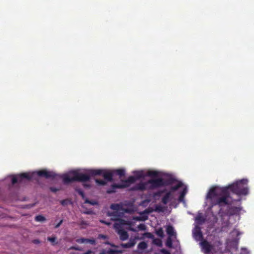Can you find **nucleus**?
Here are the masks:
<instances>
[{"label": "nucleus", "mask_w": 254, "mask_h": 254, "mask_svg": "<svg viewBox=\"0 0 254 254\" xmlns=\"http://www.w3.org/2000/svg\"><path fill=\"white\" fill-rule=\"evenodd\" d=\"M107 253L108 254H119L120 252L117 250L110 249Z\"/></svg>", "instance_id": "obj_36"}, {"label": "nucleus", "mask_w": 254, "mask_h": 254, "mask_svg": "<svg viewBox=\"0 0 254 254\" xmlns=\"http://www.w3.org/2000/svg\"><path fill=\"white\" fill-rule=\"evenodd\" d=\"M165 195L162 198L161 202L164 204H167L168 202L171 199L172 193L171 191H166Z\"/></svg>", "instance_id": "obj_14"}, {"label": "nucleus", "mask_w": 254, "mask_h": 254, "mask_svg": "<svg viewBox=\"0 0 254 254\" xmlns=\"http://www.w3.org/2000/svg\"><path fill=\"white\" fill-rule=\"evenodd\" d=\"M50 190L51 191L53 192H57V191L59 190V189L56 188H54V187H51L50 188Z\"/></svg>", "instance_id": "obj_46"}, {"label": "nucleus", "mask_w": 254, "mask_h": 254, "mask_svg": "<svg viewBox=\"0 0 254 254\" xmlns=\"http://www.w3.org/2000/svg\"><path fill=\"white\" fill-rule=\"evenodd\" d=\"M193 237L195 240L198 241L203 239V235L200 228L199 227H196L195 231L193 232Z\"/></svg>", "instance_id": "obj_11"}, {"label": "nucleus", "mask_w": 254, "mask_h": 254, "mask_svg": "<svg viewBox=\"0 0 254 254\" xmlns=\"http://www.w3.org/2000/svg\"><path fill=\"white\" fill-rule=\"evenodd\" d=\"M100 254H104V253H101Z\"/></svg>", "instance_id": "obj_53"}, {"label": "nucleus", "mask_w": 254, "mask_h": 254, "mask_svg": "<svg viewBox=\"0 0 254 254\" xmlns=\"http://www.w3.org/2000/svg\"><path fill=\"white\" fill-rule=\"evenodd\" d=\"M153 242L157 246H160L161 245V241L159 239H155L153 240Z\"/></svg>", "instance_id": "obj_40"}, {"label": "nucleus", "mask_w": 254, "mask_h": 254, "mask_svg": "<svg viewBox=\"0 0 254 254\" xmlns=\"http://www.w3.org/2000/svg\"><path fill=\"white\" fill-rule=\"evenodd\" d=\"M154 211L156 212H163V208L162 206L160 205H156L155 206V209Z\"/></svg>", "instance_id": "obj_33"}, {"label": "nucleus", "mask_w": 254, "mask_h": 254, "mask_svg": "<svg viewBox=\"0 0 254 254\" xmlns=\"http://www.w3.org/2000/svg\"><path fill=\"white\" fill-rule=\"evenodd\" d=\"M166 245L169 248L172 247V241L171 237H169L166 241Z\"/></svg>", "instance_id": "obj_32"}, {"label": "nucleus", "mask_w": 254, "mask_h": 254, "mask_svg": "<svg viewBox=\"0 0 254 254\" xmlns=\"http://www.w3.org/2000/svg\"><path fill=\"white\" fill-rule=\"evenodd\" d=\"M103 171L104 170L102 169H91L89 170L88 175L73 171L69 173V175L64 174L61 177L64 184H68L75 181L85 182L90 180V176L102 175Z\"/></svg>", "instance_id": "obj_2"}, {"label": "nucleus", "mask_w": 254, "mask_h": 254, "mask_svg": "<svg viewBox=\"0 0 254 254\" xmlns=\"http://www.w3.org/2000/svg\"><path fill=\"white\" fill-rule=\"evenodd\" d=\"M146 189V184L140 183L136 187V190H144Z\"/></svg>", "instance_id": "obj_27"}, {"label": "nucleus", "mask_w": 254, "mask_h": 254, "mask_svg": "<svg viewBox=\"0 0 254 254\" xmlns=\"http://www.w3.org/2000/svg\"><path fill=\"white\" fill-rule=\"evenodd\" d=\"M70 202V200L68 199H63L61 200L60 203L63 206H66Z\"/></svg>", "instance_id": "obj_34"}, {"label": "nucleus", "mask_w": 254, "mask_h": 254, "mask_svg": "<svg viewBox=\"0 0 254 254\" xmlns=\"http://www.w3.org/2000/svg\"><path fill=\"white\" fill-rule=\"evenodd\" d=\"M24 179L30 180L31 179V176L26 173L20 174L17 176H13L11 179V183L12 185H14L17 182L21 183Z\"/></svg>", "instance_id": "obj_7"}, {"label": "nucleus", "mask_w": 254, "mask_h": 254, "mask_svg": "<svg viewBox=\"0 0 254 254\" xmlns=\"http://www.w3.org/2000/svg\"><path fill=\"white\" fill-rule=\"evenodd\" d=\"M63 219L61 220L57 224H56L55 225V228H58L61 226V225L63 223Z\"/></svg>", "instance_id": "obj_44"}, {"label": "nucleus", "mask_w": 254, "mask_h": 254, "mask_svg": "<svg viewBox=\"0 0 254 254\" xmlns=\"http://www.w3.org/2000/svg\"><path fill=\"white\" fill-rule=\"evenodd\" d=\"M139 230L144 231L146 229V226L144 224H140L137 226Z\"/></svg>", "instance_id": "obj_35"}, {"label": "nucleus", "mask_w": 254, "mask_h": 254, "mask_svg": "<svg viewBox=\"0 0 254 254\" xmlns=\"http://www.w3.org/2000/svg\"><path fill=\"white\" fill-rule=\"evenodd\" d=\"M145 235L148 238H152L153 237V235L149 232L145 233Z\"/></svg>", "instance_id": "obj_43"}, {"label": "nucleus", "mask_w": 254, "mask_h": 254, "mask_svg": "<svg viewBox=\"0 0 254 254\" xmlns=\"http://www.w3.org/2000/svg\"><path fill=\"white\" fill-rule=\"evenodd\" d=\"M147 175L150 177H157L158 175V173L155 171H150L147 172Z\"/></svg>", "instance_id": "obj_30"}, {"label": "nucleus", "mask_w": 254, "mask_h": 254, "mask_svg": "<svg viewBox=\"0 0 254 254\" xmlns=\"http://www.w3.org/2000/svg\"><path fill=\"white\" fill-rule=\"evenodd\" d=\"M161 252L163 254H170V252L168 251H167V250H166L165 249H162Z\"/></svg>", "instance_id": "obj_48"}, {"label": "nucleus", "mask_w": 254, "mask_h": 254, "mask_svg": "<svg viewBox=\"0 0 254 254\" xmlns=\"http://www.w3.org/2000/svg\"><path fill=\"white\" fill-rule=\"evenodd\" d=\"M117 230H118V234L120 235V238L121 240L125 241L128 239V233L124 229H119Z\"/></svg>", "instance_id": "obj_13"}, {"label": "nucleus", "mask_w": 254, "mask_h": 254, "mask_svg": "<svg viewBox=\"0 0 254 254\" xmlns=\"http://www.w3.org/2000/svg\"><path fill=\"white\" fill-rule=\"evenodd\" d=\"M32 242L34 244H39L40 243V241L38 239H34L32 241Z\"/></svg>", "instance_id": "obj_47"}, {"label": "nucleus", "mask_w": 254, "mask_h": 254, "mask_svg": "<svg viewBox=\"0 0 254 254\" xmlns=\"http://www.w3.org/2000/svg\"><path fill=\"white\" fill-rule=\"evenodd\" d=\"M249 251L245 248H242L240 254H249Z\"/></svg>", "instance_id": "obj_39"}, {"label": "nucleus", "mask_w": 254, "mask_h": 254, "mask_svg": "<svg viewBox=\"0 0 254 254\" xmlns=\"http://www.w3.org/2000/svg\"><path fill=\"white\" fill-rule=\"evenodd\" d=\"M102 176L106 181L109 182L113 181V174L112 172H107L104 170Z\"/></svg>", "instance_id": "obj_16"}, {"label": "nucleus", "mask_w": 254, "mask_h": 254, "mask_svg": "<svg viewBox=\"0 0 254 254\" xmlns=\"http://www.w3.org/2000/svg\"><path fill=\"white\" fill-rule=\"evenodd\" d=\"M88 243L95 245H96V241L94 239H88Z\"/></svg>", "instance_id": "obj_38"}, {"label": "nucleus", "mask_w": 254, "mask_h": 254, "mask_svg": "<svg viewBox=\"0 0 254 254\" xmlns=\"http://www.w3.org/2000/svg\"><path fill=\"white\" fill-rule=\"evenodd\" d=\"M111 209L114 210H116V211L112 212L109 214V215L113 217H120L121 215L119 214V212L118 211L119 210H124L125 212H128L127 209H124L123 208V205L121 204L118 203H113L110 206Z\"/></svg>", "instance_id": "obj_5"}, {"label": "nucleus", "mask_w": 254, "mask_h": 254, "mask_svg": "<svg viewBox=\"0 0 254 254\" xmlns=\"http://www.w3.org/2000/svg\"><path fill=\"white\" fill-rule=\"evenodd\" d=\"M85 203H89V204H90L91 205H95L97 203V202L95 201H92V200H90L88 199H85Z\"/></svg>", "instance_id": "obj_37"}, {"label": "nucleus", "mask_w": 254, "mask_h": 254, "mask_svg": "<svg viewBox=\"0 0 254 254\" xmlns=\"http://www.w3.org/2000/svg\"><path fill=\"white\" fill-rule=\"evenodd\" d=\"M146 184L150 185V189H154L163 186V179L157 178L149 180Z\"/></svg>", "instance_id": "obj_6"}, {"label": "nucleus", "mask_w": 254, "mask_h": 254, "mask_svg": "<svg viewBox=\"0 0 254 254\" xmlns=\"http://www.w3.org/2000/svg\"><path fill=\"white\" fill-rule=\"evenodd\" d=\"M200 245L204 253L205 254L210 253L213 248L212 246L205 240H203L201 242Z\"/></svg>", "instance_id": "obj_9"}, {"label": "nucleus", "mask_w": 254, "mask_h": 254, "mask_svg": "<svg viewBox=\"0 0 254 254\" xmlns=\"http://www.w3.org/2000/svg\"><path fill=\"white\" fill-rule=\"evenodd\" d=\"M85 187H89L90 186L89 185H84Z\"/></svg>", "instance_id": "obj_51"}, {"label": "nucleus", "mask_w": 254, "mask_h": 254, "mask_svg": "<svg viewBox=\"0 0 254 254\" xmlns=\"http://www.w3.org/2000/svg\"><path fill=\"white\" fill-rule=\"evenodd\" d=\"M115 220L117 221L118 222L115 223L114 224V228L116 229H123L122 226L127 224V222L125 220L119 218V217H115Z\"/></svg>", "instance_id": "obj_10"}, {"label": "nucleus", "mask_w": 254, "mask_h": 254, "mask_svg": "<svg viewBox=\"0 0 254 254\" xmlns=\"http://www.w3.org/2000/svg\"><path fill=\"white\" fill-rule=\"evenodd\" d=\"M183 186V183L181 182H179L178 183L174 186H172L170 188V190L169 191H171V192L173 191H175L178 190L180 188L182 187Z\"/></svg>", "instance_id": "obj_20"}, {"label": "nucleus", "mask_w": 254, "mask_h": 254, "mask_svg": "<svg viewBox=\"0 0 254 254\" xmlns=\"http://www.w3.org/2000/svg\"><path fill=\"white\" fill-rule=\"evenodd\" d=\"M47 240L49 241L53 246H55L58 244L57 238L55 236L48 237Z\"/></svg>", "instance_id": "obj_19"}, {"label": "nucleus", "mask_w": 254, "mask_h": 254, "mask_svg": "<svg viewBox=\"0 0 254 254\" xmlns=\"http://www.w3.org/2000/svg\"><path fill=\"white\" fill-rule=\"evenodd\" d=\"M223 206L220 207V209L218 211V214L219 217L222 218L224 216H233V215H239L241 210V208L240 207L237 206H228L226 211H224L222 207Z\"/></svg>", "instance_id": "obj_4"}, {"label": "nucleus", "mask_w": 254, "mask_h": 254, "mask_svg": "<svg viewBox=\"0 0 254 254\" xmlns=\"http://www.w3.org/2000/svg\"><path fill=\"white\" fill-rule=\"evenodd\" d=\"M167 191L166 189H163L162 190H159L156 192H155L153 194V196L155 198L159 197L162 194L165 193Z\"/></svg>", "instance_id": "obj_21"}, {"label": "nucleus", "mask_w": 254, "mask_h": 254, "mask_svg": "<svg viewBox=\"0 0 254 254\" xmlns=\"http://www.w3.org/2000/svg\"><path fill=\"white\" fill-rule=\"evenodd\" d=\"M136 244V240L135 239H130L127 243H123L121 246L124 248H130L132 247Z\"/></svg>", "instance_id": "obj_15"}, {"label": "nucleus", "mask_w": 254, "mask_h": 254, "mask_svg": "<svg viewBox=\"0 0 254 254\" xmlns=\"http://www.w3.org/2000/svg\"><path fill=\"white\" fill-rule=\"evenodd\" d=\"M77 191L78 192V194L83 198H84L85 197V194L84 193V192L81 190H77Z\"/></svg>", "instance_id": "obj_41"}, {"label": "nucleus", "mask_w": 254, "mask_h": 254, "mask_svg": "<svg viewBox=\"0 0 254 254\" xmlns=\"http://www.w3.org/2000/svg\"><path fill=\"white\" fill-rule=\"evenodd\" d=\"M100 222H101L102 223H103V224H105L108 226H109L111 225V222H107L105 220H100Z\"/></svg>", "instance_id": "obj_45"}, {"label": "nucleus", "mask_w": 254, "mask_h": 254, "mask_svg": "<svg viewBox=\"0 0 254 254\" xmlns=\"http://www.w3.org/2000/svg\"><path fill=\"white\" fill-rule=\"evenodd\" d=\"M37 175L40 177H43L46 179H54L58 175L52 171H47L46 170H42L36 172Z\"/></svg>", "instance_id": "obj_8"}, {"label": "nucleus", "mask_w": 254, "mask_h": 254, "mask_svg": "<svg viewBox=\"0 0 254 254\" xmlns=\"http://www.w3.org/2000/svg\"><path fill=\"white\" fill-rule=\"evenodd\" d=\"M139 250H144L147 248V245L145 242H140L137 246Z\"/></svg>", "instance_id": "obj_22"}, {"label": "nucleus", "mask_w": 254, "mask_h": 254, "mask_svg": "<svg viewBox=\"0 0 254 254\" xmlns=\"http://www.w3.org/2000/svg\"><path fill=\"white\" fill-rule=\"evenodd\" d=\"M177 182H178L177 180L172 176H169L166 179H163V186H170Z\"/></svg>", "instance_id": "obj_12"}, {"label": "nucleus", "mask_w": 254, "mask_h": 254, "mask_svg": "<svg viewBox=\"0 0 254 254\" xmlns=\"http://www.w3.org/2000/svg\"><path fill=\"white\" fill-rule=\"evenodd\" d=\"M153 211V210L152 208H148L144 211V212L146 213H149L150 212H152Z\"/></svg>", "instance_id": "obj_49"}, {"label": "nucleus", "mask_w": 254, "mask_h": 254, "mask_svg": "<svg viewBox=\"0 0 254 254\" xmlns=\"http://www.w3.org/2000/svg\"><path fill=\"white\" fill-rule=\"evenodd\" d=\"M115 173H116L117 175L120 176V177H122L125 175V171L124 169H120L115 171Z\"/></svg>", "instance_id": "obj_25"}, {"label": "nucleus", "mask_w": 254, "mask_h": 254, "mask_svg": "<svg viewBox=\"0 0 254 254\" xmlns=\"http://www.w3.org/2000/svg\"><path fill=\"white\" fill-rule=\"evenodd\" d=\"M248 180L243 179L225 187L215 186L211 188L208 192L206 198L209 199L211 207L218 205L220 207L230 205L233 201L231 198L229 190L238 195L248 194L249 189L247 185Z\"/></svg>", "instance_id": "obj_1"}, {"label": "nucleus", "mask_w": 254, "mask_h": 254, "mask_svg": "<svg viewBox=\"0 0 254 254\" xmlns=\"http://www.w3.org/2000/svg\"><path fill=\"white\" fill-rule=\"evenodd\" d=\"M35 220L37 222H43L46 220V218L43 215H39L35 217Z\"/></svg>", "instance_id": "obj_26"}, {"label": "nucleus", "mask_w": 254, "mask_h": 254, "mask_svg": "<svg viewBox=\"0 0 254 254\" xmlns=\"http://www.w3.org/2000/svg\"><path fill=\"white\" fill-rule=\"evenodd\" d=\"M166 232L170 237L176 235V233L175 232L173 227L171 225L167 226L166 228Z\"/></svg>", "instance_id": "obj_17"}, {"label": "nucleus", "mask_w": 254, "mask_h": 254, "mask_svg": "<svg viewBox=\"0 0 254 254\" xmlns=\"http://www.w3.org/2000/svg\"><path fill=\"white\" fill-rule=\"evenodd\" d=\"M95 182L98 185L100 186H105L107 184V182L106 181L101 179H97L95 180Z\"/></svg>", "instance_id": "obj_29"}, {"label": "nucleus", "mask_w": 254, "mask_h": 254, "mask_svg": "<svg viewBox=\"0 0 254 254\" xmlns=\"http://www.w3.org/2000/svg\"><path fill=\"white\" fill-rule=\"evenodd\" d=\"M186 193H187V189L185 188V189H184V190H183V191L181 192V193L180 194V196H179V199H178L179 201L182 202V201H184V198L185 195H186Z\"/></svg>", "instance_id": "obj_23"}, {"label": "nucleus", "mask_w": 254, "mask_h": 254, "mask_svg": "<svg viewBox=\"0 0 254 254\" xmlns=\"http://www.w3.org/2000/svg\"><path fill=\"white\" fill-rule=\"evenodd\" d=\"M135 177L136 180L140 179L144 177V175L142 171H136L134 172Z\"/></svg>", "instance_id": "obj_24"}, {"label": "nucleus", "mask_w": 254, "mask_h": 254, "mask_svg": "<svg viewBox=\"0 0 254 254\" xmlns=\"http://www.w3.org/2000/svg\"><path fill=\"white\" fill-rule=\"evenodd\" d=\"M195 220L197 224L201 225L205 222V218L201 213H199L195 217Z\"/></svg>", "instance_id": "obj_18"}, {"label": "nucleus", "mask_w": 254, "mask_h": 254, "mask_svg": "<svg viewBox=\"0 0 254 254\" xmlns=\"http://www.w3.org/2000/svg\"><path fill=\"white\" fill-rule=\"evenodd\" d=\"M76 242L79 244H83V243L87 244L88 243V239L84 238L78 239L76 240Z\"/></svg>", "instance_id": "obj_31"}, {"label": "nucleus", "mask_w": 254, "mask_h": 254, "mask_svg": "<svg viewBox=\"0 0 254 254\" xmlns=\"http://www.w3.org/2000/svg\"><path fill=\"white\" fill-rule=\"evenodd\" d=\"M105 244H107V245H111L112 247H117V246H116L115 245H113V244H111L109 242H107L105 243Z\"/></svg>", "instance_id": "obj_50"}, {"label": "nucleus", "mask_w": 254, "mask_h": 254, "mask_svg": "<svg viewBox=\"0 0 254 254\" xmlns=\"http://www.w3.org/2000/svg\"><path fill=\"white\" fill-rule=\"evenodd\" d=\"M98 239H106L108 238L107 236L106 235H103V234H99L98 236Z\"/></svg>", "instance_id": "obj_42"}, {"label": "nucleus", "mask_w": 254, "mask_h": 254, "mask_svg": "<svg viewBox=\"0 0 254 254\" xmlns=\"http://www.w3.org/2000/svg\"><path fill=\"white\" fill-rule=\"evenodd\" d=\"M131 230H132V231H135V230L133 229H131Z\"/></svg>", "instance_id": "obj_52"}, {"label": "nucleus", "mask_w": 254, "mask_h": 254, "mask_svg": "<svg viewBox=\"0 0 254 254\" xmlns=\"http://www.w3.org/2000/svg\"><path fill=\"white\" fill-rule=\"evenodd\" d=\"M156 235L161 237L162 238L164 237V231L162 228H159L156 231Z\"/></svg>", "instance_id": "obj_28"}, {"label": "nucleus", "mask_w": 254, "mask_h": 254, "mask_svg": "<svg viewBox=\"0 0 254 254\" xmlns=\"http://www.w3.org/2000/svg\"><path fill=\"white\" fill-rule=\"evenodd\" d=\"M136 179L134 176H129L127 180L122 181V184H114L111 186L110 189L108 190V193H112L116 191L117 189H123L129 187L130 184H132L136 181Z\"/></svg>", "instance_id": "obj_3"}]
</instances>
